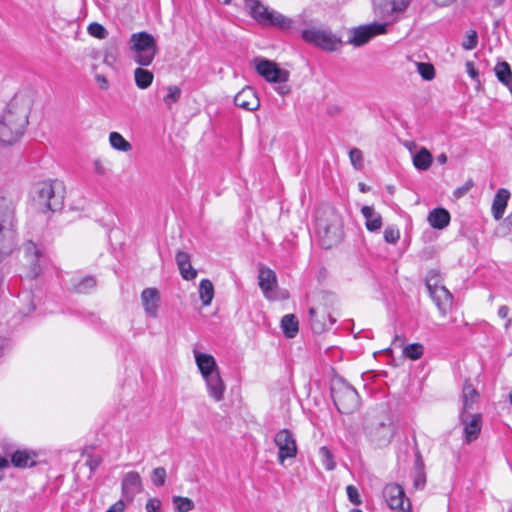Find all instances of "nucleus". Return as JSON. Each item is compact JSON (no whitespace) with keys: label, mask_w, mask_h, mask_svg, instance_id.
Returning <instances> with one entry per match:
<instances>
[{"label":"nucleus","mask_w":512,"mask_h":512,"mask_svg":"<svg viewBox=\"0 0 512 512\" xmlns=\"http://www.w3.org/2000/svg\"><path fill=\"white\" fill-rule=\"evenodd\" d=\"M318 455L326 470L331 471L336 467L334 456L326 446L319 448Z\"/></svg>","instance_id":"obj_37"},{"label":"nucleus","mask_w":512,"mask_h":512,"mask_svg":"<svg viewBox=\"0 0 512 512\" xmlns=\"http://www.w3.org/2000/svg\"><path fill=\"white\" fill-rule=\"evenodd\" d=\"M141 303L145 314L156 318L160 307V293L157 288H145L141 293Z\"/></svg>","instance_id":"obj_16"},{"label":"nucleus","mask_w":512,"mask_h":512,"mask_svg":"<svg viewBox=\"0 0 512 512\" xmlns=\"http://www.w3.org/2000/svg\"><path fill=\"white\" fill-rule=\"evenodd\" d=\"M118 57L117 49L114 46L106 47L104 56H103V62L107 64L108 66H113V64L116 62Z\"/></svg>","instance_id":"obj_48"},{"label":"nucleus","mask_w":512,"mask_h":512,"mask_svg":"<svg viewBox=\"0 0 512 512\" xmlns=\"http://www.w3.org/2000/svg\"><path fill=\"white\" fill-rule=\"evenodd\" d=\"M8 466V460L5 458H0V480L3 477V469Z\"/></svg>","instance_id":"obj_61"},{"label":"nucleus","mask_w":512,"mask_h":512,"mask_svg":"<svg viewBox=\"0 0 512 512\" xmlns=\"http://www.w3.org/2000/svg\"><path fill=\"white\" fill-rule=\"evenodd\" d=\"M63 199L62 184L58 181H44L35 186L33 200L43 212L61 209Z\"/></svg>","instance_id":"obj_4"},{"label":"nucleus","mask_w":512,"mask_h":512,"mask_svg":"<svg viewBox=\"0 0 512 512\" xmlns=\"http://www.w3.org/2000/svg\"><path fill=\"white\" fill-rule=\"evenodd\" d=\"M35 453L28 450H17L12 454L11 462L15 467L26 468L36 464Z\"/></svg>","instance_id":"obj_30"},{"label":"nucleus","mask_w":512,"mask_h":512,"mask_svg":"<svg viewBox=\"0 0 512 512\" xmlns=\"http://www.w3.org/2000/svg\"><path fill=\"white\" fill-rule=\"evenodd\" d=\"M403 354L411 360H418L423 355V346L420 343L406 345L403 347Z\"/></svg>","instance_id":"obj_39"},{"label":"nucleus","mask_w":512,"mask_h":512,"mask_svg":"<svg viewBox=\"0 0 512 512\" xmlns=\"http://www.w3.org/2000/svg\"><path fill=\"white\" fill-rule=\"evenodd\" d=\"M454 0H434V2L439 6H447L451 4Z\"/></svg>","instance_id":"obj_63"},{"label":"nucleus","mask_w":512,"mask_h":512,"mask_svg":"<svg viewBox=\"0 0 512 512\" xmlns=\"http://www.w3.org/2000/svg\"><path fill=\"white\" fill-rule=\"evenodd\" d=\"M109 142L115 150L121 152H128L132 149L131 144L118 132L109 134Z\"/></svg>","instance_id":"obj_35"},{"label":"nucleus","mask_w":512,"mask_h":512,"mask_svg":"<svg viewBox=\"0 0 512 512\" xmlns=\"http://www.w3.org/2000/svg\"><path fill=\"white\" fill-rule=\"evenodd\" d=\"M430 297L437 306L438 310L442 315H446L448 310L452 306V294L444 286L440 288H434L429 292Z\"/></svg>","instance_id":"obj_21"},{"label":"nucleus","mask_w":512,"mask_h":512,"mask_svg":"<svg viewBox=\"0 0 512 512\" xmlns=\"http://www.w3.org/2000/svg\"><path fill=\"white\" fill-rule=\"evenodd\" d=\"M317 231L325 239L324 245L331 247L338 243L343 235L342 218L334 209H326L323 216L317 217Z\"/></svg>","instance_id":"obj_5"},{"label":"nucleus","mask_w":512,"mask_h":512,"mask_svg":"<svg viewBox=\"0 0 512 512\" xmlns=\"http://www.w3.org/2000/svg\"><path fill=\"white\" fill-rule=\"evenodd\" d=\"M94 171L98 175H104L106 173V168L101 160L97 159L94 161Z\"/></svg>","instance_id":"obj_57"},{"label":"nucleus","mask_w":512,"mask_h":512,"mask_svg":"<svg viewBox=\"0 0 512 512\" xmlns=\"http://www.w3.org/2000/svg\"><path fill=\"white\" fill-rule=\"evenodd\" d=\"M181 93V89L178 86L172 85L167 87V94L164 96L163 101L169 109L180 99Z\"/></svg>","instance_id":"obj_41"},{"label":"nucleus","mask_w":512,"mask_h":512,"mask_svg":"<svg viewBox=\"0 0 512 512\" xmlns=\"http://www.w3.org/2000/svg\"><path fill=\"white\" fill-rule=\"evenodd\" d=\"M411 0H374V11L382 18H389L403 13Z\"/></svg>","instance_id":"obj_12"},{"label":"nucleus","mask_w":512,"mask_h":512,"mask_svg":"<svg viewBox=\"0 0 512 512\" xmlns=\"http://www.w3.org/2000/svg\"><path fill=\"white\" fill-rule=\"evenodd\" d=\"M129 48L132 59L140 66L151 65L159 51L156 38L146 31L133 33L129 39Z\"/></svg>","instance_id":"obj_3"},{"label":"nucleus","mask_w":512,"mask_h":512,"mask_svg":"<svg viewBox=\"0 0 512 512\" xmlns=\"http://www.w3.org/2000/svg\"><path fill=\"white\" fill-rule=\"evenodd\" d=\"M14 217V207L7 199L0 197V220L9 221Z\"/></svg>","instance_id":"obj_40"},{"label":"nucleus","mask_w":512,"mask_h":512,"mask_svg":"<svg viewBox=\"0 0 512 512\" xmlns=\"http://www.w3.org/2000/svg\"><path fill=\"white\" fill-rule=\"evenodd\" d=\"M274 443L278 448V461L280 464H283L286 459L296 457L298 448L294 435L290 430H279L275 434Z\"/></svg>","instance_id":"obj_8"},{"label":"nucleus","mask_w":512,"mask_h":512,"mask_svg":"<svg viewBox=\"0 0 512 512\" xmlns=\"http://www.w3.org/2000/svg\"><path fill=\"white\" fill-rule=\"evenodd\" d=\"M477 44H478L477 32L475 30L467 31L465 38L461 44L463 49L472 50L477 46Z\"/></svg>","instance_id":"obj_43"},{"label":"nucleus","mask_w":512,"mask_h":512,"mask_svg":"<svg viewBox=\"0 0 512 512\" xmlns=\"http://www.w3.org/2000/svg\"><path fill=\"white\" fill-rule=\"evenodd\" d=\"M206 384L208 395L215 401L220 402L224 399L226 385L220 375V372L214 373L203 378Z\"/></svg>","instance_id":"obj_20"},{"label":"nucleus","mask_w":512,"mask_h":512,"mask_svg":"<svg viewBox=\"0 0 512 512\" xmlns=\"http://www.w3.org/2000/svg\"><path fill=\"white\" fill-rule=\"evenodd\" d=\"M412 163L417 170L426 171L433 163V156L427 148L421 147L412 155Z\"/></svg>","instance_id":"obj_28"},{"label":"nucleus","mask_w":512,"mask_h":512,"mask_svg":"<svg viewBox=\"0 0 512 512\" xmlns=\"http://www.w3.org/2000/svg\"><path fill=\"white\" fill-rule=\"evenodd\" d=\"M465 66H466V72L468 73V75L472 79L478 81V72L474 66V63L472 61H467Z\"/></svg>","instance_id":"obj_55"},{"label":"nucleus","mask_w":512,"mask_h":512,"mask_svg":"<svg viewBox=\"0 0 512 512\" xmlns=\"http://www.w3.org/2000/svg\"><path fill=\"white\" fill-rule=\"evenodd\" d=\"M281 327L287 337L293 338L298 332V320L296 316L293 314L285 315L281 320Z\"/></svg>","instance_id":"obj_33"},{"label":"nucleus","mask_w":512,"mask_h":512,"mask_svg":"<svg viewBox=\"0 0 512 512\" xmlns=\"http://www.w3.org/2000/svg\"><path fill=\"white\" fill-rule=\"evenodd\" d=\"M460 420L464 425V435L467 443L478 438L481 431V414H471L469 412L462 411L460 414Z\"/></svg>","instance_id":"obj_14"},{"label":"nucleus","mask_w":512,"mask_h":512,"mask_svg":"<svg viewBox=\"0 0 512 512\" xmlns=\"http://www.w3.org/2000/svg\"><path fill=\"white\" fill-rule=\"evenodd\" d=\"M472 184H467V186L463 187V188H459L457 191H456V194L457 196H461L463 195L464 193H466L469 189V187L471 186Z\"/></svg>","instance_id":"obj_64"},{"label":"nucleus","mask_w":512,"mask_h":512,"mask_svg":"<svg viewBox=\"0 0 512 512\" xmlns=\"http://www.w3.org/2000/svg\"><path fill=\"white\" fill-rule=\"evenodd\" d=\"M383 496L392 510L410 512V501L405 497L403 488L396 484H387L383 490Z\"/></svg>","instance_id":"obj_11"},{"label":"nucleus","mask_w":512,"mask_h":512,"mask_svg":"<svg viewBox=\"0 0 512 512\" xmlns=\"http://www.w3.org/2000/svg\"><path fill=\"white\" fill-rule=\"evenodd\" d=\"M24 254L26 261L30 266V276L32 278H36L41 273V250L34 242L28 241L24 244Z\"/></svg>","instance_id":"obj_19"},{"label":"nucleus","mask_w":512,"mask_h":512,"mask_svg":"<svg viewBox=\"0 0 512 512\" xmlns=\"http://www.w3.org/2000/svg\"><path fill=\"white\" fill-rule=\"evenodd\" d=\"M301 36L305 42L330 52L337 50L342 44L340 38L331 31L316 26L302 29Z\"/></svg>","instance_id":"obj_7"},{"label":"nucleus","mask_w":512,"mask_h":512,"mask_svg":"<svg viewBox=\"0 0 512 512\" xmlns=\"http://www.w3.org/2000/svg\"><path fill=\"white\" fill-rule=\"evenodd\" d=\"M443 285L440 284L439 275L435 272H430L426 278V288L428 292L434 290V288H440Z\"/></svg>","instance_id":"obj_49"},{"label":"nucleus","mask_w":512,"mask_h":512,"mask_svg":"<svg viewBox=\"0 0 512 512\" xmlns=\"http://www.w3.org/2000/svg\"><path fill=\"white\" fill-rule=\"evenodd\" d=\"M509 197L510 192L507 189L501 188L497 191L492 203V214L496 220L503 217Z\"/></svg>","instance_id":"obj_24"},{"label":"nucleus","mask_w":512,"mask_h":512,"mask_svg":"<svg viewBox=\"0 0 512 512\" xmlns=\"http://www.w3.org/2000/svg\"><path fill=\"white\" fill-rule=\"evenodd\" d=\"M29 106L23 96L16 95L0 115V144H15L28 124Z\"/></svg>","instance_id":"obj_1"},{"label":"nucleus","mask_w":512,"mask_h":512,"mask_svg":"<svg viewBox=\"0 0 512 512\" xmlns=\"http://www.w3.org/2000/svg\"><path fill=\"white\" fill-rule=\"evenodd\" d=\"M417 71L424 80H432L435 76V69L430 63H417Z\"/></svg>","instance_id":"obj_42"},{"label":"nucleus","mask_w":512,"mask_h":512,"mask_svg":"<svg viewBox=\"0 0 512 512\" xmlns=\"http://www.w3.org/2000/svg\"><path fill=\"white\" fill-rule=\"evenodd\" d=\"M176 263L181 276L185 280H193L197 277V271L192 267L190 255L184 251H178L176 254Z\"/></svg>","instance_id":"obj_23"},{"label":"nucleus","mask_w":512,"mask_h":512,"mask_svg":"<svg viewBox=\"0 0 512 512\" xmlns=\"http://www.w3.org/2000/svg\"><path fill=\"white\" fill-rule=\"evenodd\" d=\"M427 220L434 229H444L450 223V214L444 208H435L429 212Z\"/></svg>","instance_id":"obj_26"},{"label":"nucleus","mask_w":512,"mask_h":512,"mask_svg":"<svg viewBox=\"0 0 512 512\" xmlns=\"http://www.w3.org/2000/svg\"><path fill=\"white\" fill-rule=\"evenodd\" d=\"M88 32L90 35L98 38V39H105L108 35V32L107 30L105 29V27L99 23H91L89 26H88Z\"/></svg>","instance_id":"obj_46"},{"label":"nucleus","mask_w":512,"mask_h":512,"mask_svg":"<svg viewBox=\"0 0 512 512\" xmlns=\"http://www.w3.org/2000/svg\"><path fill=\"white\" fill-rule=\"evenodd\" d=\"M509 314V307L506 305H502L498 309V316L507 319L506 327H508L511 324V319L508 318Z\"/></svg>","instance_id":"obj_56"},{"label":"nucleus","mask_w":512,"mask_h":512,"mask_svg":"<svg viewBox=\"0 0 512 512\" xmlns=\"http://www.w3.org/2000/svg\"><path fill=\"white\" fill-rule=\"evenodd\" d=\"M142 481L138 472L130 471L122 479V491L125 495H134L141 491Z\"/></svg>","instance_id":"obj_25"},{"label":"nucleus","mask_w":512,"mask_h":512,"mask_svg":"<svg viewBox=\"0 0 512 512\" xmlns=\"http://www.w3.org/2000/svg\"><path fill=\"white\" fill-rule=\"evenodd\" d=\"M166 470L163 467L155 468L151 473V480L155 486H163L166 481Z\"/></svg>","instance_id":"obj_45"},{"label":"nucleus","mask_w":512,"mask_h":512,"mask_svg":"<svg viewBox=\"0 0 512 512\" xmlns=\"http://www.w3.org/2000/svg\"><path fill=\"white\" fill-rule=\"evenodd\" d=\"M234 103L239 108L255 111L260 106V100L253 88L247 86L239 91L234 97Z\"/></svg>","instance_id":"obj_17"},{"label":"nucleus","mask_w":512,"mask_h":512,"mask_svg":"<svg viewBox=\"0 0 512 512\" xmlns=\"http://www.w3.org/2000/svg\"><path fill=\"white\" fill-rule=\"evenodd\" d=\"M365 429L370 440L379 447L387 445L393 435L391 425L384 421L372 422Z\"/></svg>","instance_id":"obj_13"},{"label":"nucleus","mask_w":512,"mask_h":512,"mask_svg":"<svg viewBox=\"0 0 512 512\" xmlns=\"http://www.w3.org/2000/svg\"><path fill=\"white\" fill-rule=\"evenodd\" d=\"M346 491H347V495H348L349 500L353 504H355V505L361 504L360 495H359L358 489L355 486L348 485L347 488H346Z\"/></svg>","instance_id":"obj_50"},{"label":"nucleus","mask_w":512,"mask_h":512,"mask_svg":"<svg viewBox=\"0 0 512 512\" xmlns=\"http://www.w3.org/2000/svg\"><path fill=\"white\" fill-rule=\"evenodd\" d=\"M406 339L404 336H401V335H395L394 336V339H393V344L394 345H397L399 347H404V343H405Z\"/></svg>","instance_id":"obj_60"},{"label":"nucleus","mask_w":512,"mask_h":512,"mask_svg":"<svg viewBox=\"0 0 512 512\" xmlns=\"http://www.w3.org/2000/svg\"><path fill=\"white\" fill-rule=\"evenodd\" d=\"M172 502L176 512H190L194 509V502L187 497L173 496Z\"/></svg>","instance_id":"obj_38"},{"label":"nucleus","mask_w":512,"mask_h":512,"mask_svg":"<svg viewBox=\"0 0 512 512\" xmlns=\"http://www.w3.org/2000/svg\"><path fill=\"white\" fill-rule=\"evenodd\" d=\"M146 512H161V501L157 498H151L146 503Z\"/></svg>","instance_id":"obj_52"},{"label":"nucleus","mask_w":512,"mask_h":512,"mask_svg":"<svg viewBox=\"0 0 512 512\" xmlns=\"http://www.w3.org/2000/svg\"><path fill=\"white\" fill-rule=\"evenodd\" d=\"M96 281L93 277L87 276L73 282V289L77 293H87L94 289Z\"/></svg>","instance_id":"obj_36"},{"label":"nucleus","mask_w":512,"mask_h":512,"mask_svg":"<svg viewBox=\"0 0 512 512\" xmlns=\"http://www.w3.org/2000/svg\"><path fill=\"white\" fill-rule=\"evenodd\" d=\"M193 355L195 358V363L203 378L219 372L217 362L211 354L202 353L194 348Z\"/></svg>","instance_id":"obj_18"},{"label":"nucleus","mask_w":512,"mask_h":512,"mask_svg":"<svg viewBox=\"0 0 512 512\" xmlns=\"http://www.w3.org/2000/svg\"><path fill=\"white\" fill-rule=\"evenodd\" d=\"M309 314H310V318L312 321L313 329L317 330V331L323 330L325 328V323H318L319 321H318V319H316L317 315H318L317 310L315 308H310Z\"/></svg>","instance_id":"obj_51"},{"label":"nucleus","mask_w":512,"mask_h":512,"mask_svg":"<svg viewBox=\"0 0 512 512\" xmlns=\"http://www.w3.org/2000/svg\"><path fill=\"white\" fill-rule=\"evenodd\" d=\"M125 509V504L123 501L119 500L114 503L106 512H123Z\"/></svg>","instance_id":"obj_58"},{"label":"nucleus","mask_w":512,"mask_h":512,"mask_svg":"<svg viewBox=\"0 0 512 512\" xmlns=\"http://www.w3.org/2000/svg\"><path fill=\"white\" fill-rule=\"evenodd\" d=\"M199 297L204 306L211 304L214 297V286L209 279H202L200 281Z\"/></svg>","instance_id":"obj_32"},{"label":"nucleus","mask_w":512,"mask_h":512,"mask_svg":"<svg viewBox=\"0 0 512 512\" xmlns=\"http://www.w3.org/2000/svg\"><path fill=\"white\" fill-rule=\"evenodd\" d=\"M144 66L138 67L134 70L135 84L139 89H147L153 82L154 75L151 71L143 68Z\"/></svg>","instance_id":"obj_31"},{"label":"nucleus","mask_w":512,"mask_h":512,"mask_svg":"<svg viewBox=\"0 0 512 512\" xmlns=\"http://www.w3.org/2000/svg\"><path fill=\"white\" fill-rule=\"evenodd\" d=\"M361 213L365 218V227L369 232H377L382 228L383 220L380 213L376 212L372 206H363Z\"/></svg>","instance_id":"obj_22"},{"label":"nucleus","mask_w":512,"mask_h":512,"mask_svg":"<svg viewBox=\"0 0 512 512\" xmlns=\"http://www.w3.org/2000/svg\"><path fill=\"white\" fill-rule=\"evenodd\" d=\"M479 394L471 383L465 381L462 389V411L469 412L473 410L474 404L478 401Z\"/></svg>","instance_id":"obj_29"},{"label":"nucleus","mask_w":512,"mask_h":512,"mask_svg":"<svg viewBox=\"0 0 512 512\" xmlns=\"http://www.w3.org/2000/svg\"><path fill=\"white\" fill-rule=\"evenodd\" d=\"M245 7L249 14L263 25H274L282 29H292L301 24H308L305 14H300L294 19L287 18L278 12L269 10L259 0H245Z\"/></svg>","instance_id":"obj_2"},{"label":"nucleus","mask_w":512,"mask_h":512,"mask_svg":"<svg viewBox=\"0 0 512 512\" xmlns=\"http://www.w3.org/2000/svg\"><path fill=\"white\" fill-rule=\"evenodd\" d=\"M258 284L267 299H276L275 289L277 287V278L273 270L267 267H261L258 274Z\"/></svg>","instance_id":"obj_15"},{"label":"nucleus","mask_w":512,"mask_h":512,"mask_svg":"<svg viewBox=\"0 0 512 512\" xmlns=\"http://www.w3.org/2000/svg\"><path fill=\"white\" fill-rule=\"evenodd\" d=\"M426 485V472L424 461L419 452L415 455V465L413 472V487L416 490H423Z\"/></svg>","instance_id":"obj_27"},{"label":"nucleus","mask_w":512,"mask_h":512,"mask_svg":"<svg viewBox=\"0 0 512 512\" xmlns=\"http://www.w3.org/2000/svg\"><path fill=\"white\" fill-rule=\"evenodd\" d=\"M95 81L101 90L106 91L109 89V81L104 75L96 74Z\"/></svg>","instance_id":"obj_53"},{"label":"nucleus","mask_w":512,"mask_h":512,"mask_svg":"<svg viewBox=\"0 0 512 512\" xmlns=\"http://www.w3.org/2000/svg\"><path fill=\"white\" fill-rule=\"evenodd\" d=\"M277 86L275 87V90L278 94L285 96L290 93L291 89L286 84V82H275Z\"/></svg>","instance_id":"obj_54"},{"label":"nucleus","mask_w":512,"mask_h":512,"mask_svg":"<svg viewBox=\"0 0 512 512\" xmlns=\"http://www.w3.org/2000/svg\"><path fill=\"white\" fill-rule=\"evenodd\" d=\"M494 71H495V75H496L497 79L501 83H503L504 85L511 84L512 71H511L510 65L507 62L504 61V62L497 63L494 68Z\"/></svg>","instance_id":"obj_34"},{"label":"nucleus","mask_w":512,"mask_h":512,"mask_svg":"<svg viewBox=\"0 0 512 512\" xmlns=\"http://www.w3.org/2000/svg\"><path fill=\"white\" fill-rule=\"evenodd\" d=\"M87 464L89 465L91 470H94L100 464V458L99 457L90 456L88 461H87Z\"/></svg>","instance_id":"obj_59"},{"label":"nucleus","mask_w":512,"mask_h":512,"mask_svg":"<svg viewBox=\"0 0 512 512\" xmlns=\"http://www.w3.org/2000/svg\"><path fill=\"white\" fill-rule=\"evenodd\" d=\"M254 63L257 73L268 82H287L289 79V72L279 68L278 65L271 60L256 58Z\"/></svg>","instance_id":"obj_10"},{"label":"nucleus","mask_w":512,"mask_h":512,"mask_svg":"<svg viewBox=\"0 0 512 512\" xmlns=\"http://www.w3.org/2000/svg\"><path fill=\"white\" fill-rule=\"evenodd\" d=\"M384 239L389 244H396L400 239V231L394 226H387L384 230Z\"/></svg>","instance_id":"obj_44"},{"label":"nucleus","mask_w":512,"mask_h":512,"mask_svg":"<svg viewBox=\"0 0 512 512\" xmlns=\"http://www.w3.org/2000/svg\"><path fill=\"white\" fill-rule=\"evenodd\" d=\"M437 162L441 165L445 164L447 162V155L445 153H441L437 156Z\"/></svg>","instance_id":"obj_62"},{"label":"nucleus","mask_w":512,"mask_h":512,"mask_svg":"<svg viewBox=\"0 0 512 512\" xmlns=\"http://www.w3.org/2000/svg\"><path fill=\"white\" fill-rule=\"evenodd\" d=\"M387 23L373 22L367 25H361L351 30L349 43L354 46H362L370 41L374 36L386 32Z\"/></svg>","instance_id":"obj_9"},{"label":"nucleus","mask_w":512,"mask_h":512,"mask_svg":"<svg viewBox=\"0 0 512 512\" xmlns=\"http://www.w3.org/2000/svg\"><path fill=\"white\" fill-rule=\"evenodd\" d=\"M331 394L335 406L343 414H351L360 406V398L357 391L345 381L339 380L334 382Z\"/></svg>","instance_id":"obj_6"},{"label":"nucleus","mask_w":512,"mask_h":512,"mask_svg":"<svg viewBox=\"0 0 512 512\" xmlns=\"http://www.w3.org/2000/svg\"><path fill=\"white\" fill-rule=\"evenodd\" d=\"M349 158L351 161V164L354 166L355 169L360 170L363 167V154L360 149L353 148L349 152Z\"/></svg>","instance_id":"obj_47"}]
</instances>
